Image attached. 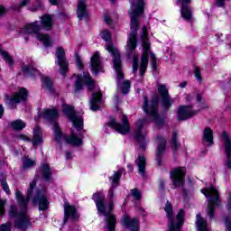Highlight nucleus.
<instances>
[{"label":"nucleus","mask_w":231,"mask_h":231,"mask_svg":"<svg viewBox=\"0 0 231 231\" xmlns=\"http://www.w3.org/2000/svg\"><path fill=\"white\" fill-rule=\"evenodd\" d=\"M35 185H37V180L34 179L29 185L26 198H24V195L17 189L15 191V199L17 201L18 208L16 206H11L9 209L10 217L15 218L14 226L23 231L32 226V222H30V218L28 217V203L30 199H32Z\"/></svg>","instance_id":"obj_1"},{"label":"nucleus","mask_w":231,"mask_h":231,"mask_svg":"<svg viewBox=\"0 0 231 231\" xmlns=\"http://www.w3.org/2000/svg\"><path fill=\"white\" fill-rule=\"evenodd\" d=\"M145 4L143 0H137L135 4H132L131 16V33L128 35V41L126 43V53L129 57L134 53L136 50V35L140 26L138 19L141 15H143V6Z\"/></svg>","instance_id":"obj_2"},{"label":"nucleus","mask_w":231,"mask_h":231,"mask_svg":"<svg viewBox=\"0 0 231 231\" xmlns=\"http://www.w3.org/2000/svg\"><path fill=\"white\" fill-rule=\"evenodd\" d=\"M105 196L103 192H97L93 195L92 199H94L98 212L102 214L103 216H106V225L107 226L108 231H115V228L116 227V217L115 215L111 214L113 211V208L115 205L113 204V200H110L108 202V206L106 207L104 204Z\"/></svg>","instance_id":"obj_3"},{"label":"nucleus","mask_w":231,"mask_h":231,"mask_svg":"<svg viewBox=\"0 0 231 231\" xmlns=\"http://www.w3.org/2000/svg\"><path fill=\"white\" fill-rule=\"evenodd\" d=\"M141 37L143 41V51L141 57L140 75L141 77H143L145 71H147V66H149V55L152 69H156L158 60L156 59V55L151 52V43L149 42V39L147 38V27H143V33Z\"/></svg>","instance_id":"obj_4"},{"label":"nucleus","mask_w":231,"mask_h":231,"mask_svg":"<svg viewBox=\"0 0 231 231\" xmlns=\"http://www.w3.org/2000/svg\"><path fill=\"white\" fill-rule=\"evenodd\" d=\"M101 38L106 42V50L109 53H111L113 57V63L114 68L116 70V73L117 75V84H120V81L124 79V72H122V60H120V52L118 51V49L116 47L113 46V43L108 42V41H111V32L107 30H103L100 32Z\"/></svg>","instance_id":"obj_5"},{"label":"nucleus","mask_w":231,"mask_h":231,"mask_svg":"<svg viewBox=\"0 0 231 231\" xmlns=\"http://www.w3.org/2000/svg\"><path fill=\"white\" fill-rule=\"evenodd\" d=\"M41 31V25H39V22H34L32 23H27L24 28L20 31V35L23 37L25 42L30 41L28 35H35L36 39L42 42L43 46L48 47L51 46V40L50 39V35L39 33Z\"/></svg>","instance_id":"obj_6"},{"label":"nucleus","mask_w":231,"mask_h":231,"mask_svg":"<svg viewBox=\"0 0 231 231\" xmlns=\"http://www.w3.org/2000/svg\"><path fill=\"white\" fill-rule=\"evenodd\" d=\"M53 131H54V138L59 143H60L62 140H64L65 143H69L73 147H79V145H82V138L77 137L75 134H72L69 136L63 135L57 123H53Z\"/></svg>","instance_id":"obj_7"},{"label":"nucleus","mask_w":231,"mask_h":231,"mask_svg":"<svg viewBox=\"0 0 231 231\" xmlns=\"http://www.w3.org/2000/svg\"><path fill=\"white\" fill-rule=\"evenodd\" d=\"M201 192L206 198H210L208 206V216L212 219V217H214V212L216 211V205H217L219 199V193L214 186H211L208 189H201Z\"/></svg>","instance_id":"obj_8"},{"label":"nucleus","mask_w":231,"mask_h":231,"mask_svg":"<svg viewBox=\"0 0 231 231\" xmlns=\"http://www.w3.org/2000/svg\"><path fill=\"white\" fill-rule=\"evenodd\" d=\"M147 119H139L135 124V134L134 138L138 142L139 149L143 151L146 145L147 131L143 130Z\"/></svg>","instance_id":"obj_9"},{"label":"nucleus","mask_w":231,"mask_h":231,"mask_svg":"<svg viewBox=\"0 0 231 231\" xmlns=\"http://www.w3.org/2000/svg\"><path fill=\"white\" fill-rule=\"evenodd\" d=\"M63 113L66 115V116H68L69 120H70L77 131H82L84 127V121L82 120V116L77 115L72 106L64 105Z\"/></svg>","instance_id":"obj_10"},{"label":"nucleus","mask_w":231,"mask_h":231,"mask_svg":"<svg viewBox=\"0 0 231 231\" xmlns=\"http://www.w3.org/2000/svg\"><path fill=\"white\" fill-rule=\"evenodd\" d=\"M26 98H28V90L22 88L13 96H6L5 104H7L9 109H15L17 107L16 104H20V102L26 100Z\"/></svg>","instance_id":"obj_11"},{"label":"nucleus","mask_w":231,"mask_h":231,"mask_svg":"<svg viewBox=\"0 0 231 231\" xmlns=\"http://www.w3.org/2000/svg\"><path fill=\"white\" fill-rule=\"evenodd\" d=\"M147 97H144V105L143 106L146 115L151 116L152 120L155 122L157 125L163 123V119L158 115V99L152 100L150 106H147Z\"/></svg>","instance_id":"obj_12"},{"label":"nucleus","mask_w":231,"mask_h":231,"mask_svg":"<svg viewBox=\"0 0 231 231\" xmlns=\"http://www.w3.org/2000/svg\"><path fill=\"white\" fill-rule=\"evenodd\" d=\"M181 5L180 14L185 21H192V12L190 11V0H178ZM217 6H223L225 0H217Z\"/></svg>","instance_id":"obj_13"},{"label":"nucleus","mask_w":231,"mask_h":231,"mask_svg":"<svg viewBox=\"0 0 231 231\" xmlns=\"http://www.w3.org/2000/svg\"><path fill=\"white\" fill-rule=\"evenodd\" d=\"M72 79H76L75 83V92L80 91L82 89V82L85 81L86 86L88 88V91H93V88H95V81H93V79H91V76H89L88 72H85L83 75V79L80 76H73Z\"/></svg>","instance_id":"obj_14"},{"label":"nucleus","mask_w":231,"mask_h":231,"mask_svg":"<svg viewBox=\"0 0 231 231\" xmlns=\"http://www.w3.org/2000/svg\"><path fill=\"white\" fill-rule=\"evenodd\" d=\"M122 122L123 125L116 123V120L112 119L108 123V127L115 129L117 133H119V134H127L130 131L129 119L125 115L122 116Z\"/></svg>","instance_id":"obj_15"},{"label":"nucleus","mask_w":231,"mask_h":231,"mask_svg":"<svg viewBox=\"0 0 231 231\" xmlns=\"http://www.w3.org/2000/svg\"><path fill=\"white\" fill-rule=\"evenodd\" d=\"M33 205H39L40 210H48L50 202L46 197V190L37 189L34 197L32 198Z\"/></svg>","instance_id":"obj_16"},{"label":"nucleus","mask_w":231,"mask_h":231,"mask_svg":"<svg viewBox=\"0 0 231 231\" xmlns=\"http://www.w3.org/2000/svg\"><path fill=\"white\" fill-rule=\"evenodd\" d=\"M57 64L60 66V73L62 77H66L68 71V61L66 60V52L64 49L59 47L56 51Z\"/></svg>","instance_id":"obj_17"},{"label":"nucleus","mask_w":231,"mask_h":231,"mask_svg":"<svg viewBox=\"0 0 231 231\" xmlns=\"http://www.w3.org/2000/svg\"><path fill=\"white\" fill-rule=\"evenodd\" d=\"M186 170L183 167H179L171 171V178L175 187H182L185 183Z\"/></svg>","instance_id":"obj_18"},{"label":"nucleus","mask_w":231,"mask_h":231,"mask_svg":"<svg viewBox=\"0 0 231 231\" xmlns=\"http://www.w3.org/2000/svg\"><path fill=\"white\" fill-rule=\"evenodd\" d=\"M18 138H20V140H23L24 142H32V145L34 146L41 145V143L44 142L42 139V130H41L39 126H36L33 129V135L32 139L23 134L18 135Z\"/></svg>","instance_id":"obj_19"},{"label":"nucleus","mask_w":231,"mask_h":231,"mask_svg":"<svg viewBox=\"0 0 231 231\" xmlns=\"http://www.w3.org/2000/svg\"><path fill=\"white\" fill-rule=\"evenodd\" d=\"M222 149L227 157V169H231V138L226 132L222 133Z\"/></svg>","instance_id":"obj_20"},{"label":"nucleus","mask_w":231,"mask_h":231,"mask_svg":"<svg viewBox=\"0 0 231 231\" xmlns=\"http://www.w3.org/2000/svg\"><path fill=\"white\" fill-rule=\"evenodd\" d=\"M201 108H199L198 110H192V107L189 106H180L179 112H178V119L179 120H187V118H192V116H195V115H198Z\"/></svg>","instance_id":"obj_21"},{"label":"nucleus","mask_w":231,"mask_h":231,"mask_svg":"<svg viewBox=\"0 0 231 231\" xmlns=\"http://www.w3.org/2000/svg\"><path fill=\"white\" fill-rule=\"evenodd\" d=\"M91 71L95 75L97 73L104 72V68L102 67V61L100 60V53L98 51L95 52L90 59Z\"/></svg>","instance_id":"obj_22"},{"label":"nucleus","mask_w":231,"mask_h":231,"mask_svg":"<svg viewBox=\"0 0 231 231\" xmlns=\"http://www.w3.org/2000/svg\"><path fill=\"white\" fill-rule=\"evenodd\" d=\"M158 91L162 98V105L166 109H169L170 106H172L174 100L169 96V90L165 85H159Z\"/></svg>","instance_id":"obj_23"},{"label":"nucleus","mask_w":231,"mask_h":231,"mask_svg":"<svg viewBox=\"0 0 231 231\" xmlns=\"http://www.w3.org/2000/svg\"><path fill=\"white\" fill-rule=\"evenodd\" d=\"M122 224L129 228L131 231L140 230V220L138 218H130L129 216L125 215L123 217Z\"/></svg>","instance_id":"obj_24"},{"label":"nucleus","mask_w":231,"mask_h":231,"mask_svg":"<svg viewBox=\"0 0 231 231\" xmlns=\"http://www.w3.org/2000/svg\"><path fill=\"white\" fill-rule=\"evenodd\" d=\"M41 116L42 118H43V120H47V122H51L56 118H59V111H57V108L55 107L46 108L43 110Z\"/></svg>","instance_id":"obj_25"},{"label":"nucleus","mask_w":231,"mask_h":231,"mask_svg":"<svg viewBox=\"0 0 231 231\" xmlns=\"http://www.w3.org/2000/svg\"><path fill=\"white\" fill-rule=\"evenodd\" d=\"M100 104H102V92H94L90 99L91 111H98L100 109Z\"/></svg>","instance_id":"obj_26"},{"label":"nucleus","mask_w":231,"mask_h":231,"mask_svg":"<svg viewBox=\"0 0 231 231\" xmlns=\"http://www.w3.org/2000/svg\"><path fill=\"white\" fill-rule=\"evenodd\" d=\"M157 153H156V160L160 165V160H162V154H163V151H165V145L167 143V141L163 139L162 136L157 137Z\"/></svg>","instance_id":"obj_27"},{"label":"nucleus","mask_w":231,"mask_h":231,"mask_svg":"<svg viewBox=\"0 0 231 231\" xmlns=\"http://www.w3.org/2000/svg\"><path fill=\"white\" fill-rule=\"evenodd\" d=\"M120 178H122V171H116V173H114V175L112 177H110V180L112 181V188L108 191L109 199L114 198V196H115L114 187H116L115 185H116V183H118V181L120 180Z\"/></svg>","instance_id":"obj_28"},{"label":"nucleus","mask_w":231,"mask_h":231,"mask_svg":"<svg viewBox=\"0 0 231 231\" xmlns=\"http://www.w3.org/2000/svg\"><path fill=\"white\" fill-rule=\"evenodd\" d=\"M41 24L43 30H51L53 28V18L50 14H44L41 17Z\"/></svg>","instance_id":"obj_29"},{"label":"nucleus","mask_w":231,"mask_h":231,"mask_svg":"<svg viewBox=\"0 0 231 231\" xmlns=\"http://www.w3.org/2000/svg\"><path fill=\"white\" fill-rule=\"evenodd\" d=\"M78 17L82 21L88 17V10H86V0H79L78 2Z\"/></svg>","instance_id":"obj_30"},{"label":"nucleus","mask_w":231,"mask_h":231,"mask_svg":"<svg viewBox=\"0 0 231 231\" xmlns=\"http://www.w3.org/2000/svg\"><path fill=\"white\" fill-rule=\"evenodd\" d=\"M65 210V221L68 220V217H72V219H77V209L74 206H70L69 203L65 202L64 205Z\"/></svg>","instance_id":"obj_31"},{"label":"nucleus","mask_w":231,"mask_h":231,"mask_svg":"<svg viewBox=\"0 0 231 231\" xmlns=\"http://www.w3.org/2000/svg\"><path fill=\"white\" fill-rule=\"evenodd\" d=\"M204 142H207L208 145H213L214 143V133L210 127L204 128V134H203Z\"/></svg>","instance_id":"obj_32"},{"label":"nucleus","mask_w":231,"mask_h":231,"mask_svg":"<svg viewBox=\"0 0 231 231\" xmlns=\"http://www.w3.org/2000/svg\"><path fill=\"white\" fill-rule=\"evenodd\" d=\"M197 227L199 231H208V226L207 225V220L201 217L200 214L197 215Z\"/></svg>","instance_id":"obj_33"},{"label":"nucleus","mask_w":231,"mask_h":231,"mask_svg":"<svg viewBox=\"0 0 231 231\" xmlns=\"http://www.w3.org/2000/svg\"><path fill=\"white\" fill-rule=\"evenodd\" d=\"M138 171L141 173V176H145V157L139 155L138 160L136 161Z\"/></svg>","instance_id":"obj_34"},{"label":"nucleus","mask_w":231,"mask_h":231,"mask_svg":"<svg viewBox=\"0 0 231 231\" xmlns=\"http://www.w3.org/2000/svg\"><path fill=\"white\" fill-rule=\"evenodd\" d=\"M42 174L45 181H50V179L51 178V170L50 169V165L48 164L42 165Z\"/></svg>","instance_id":"obj_35"},{"label":"nucleus","mask_w":231,"mask_h":231,"mask_svg":"<svg viewBox=\"0 0 231 231\" xmlns=\"http://www.w3.org/2000/svg\"><path fill=\"white\" fill-rule=\"evenodd\" d=\"M11 127L14 131H23V129H24V127H26V124L24 122H23V120L17 119L11 123Z\"/></svg>","instance_id":"obj_36"},{"label":"nucleus","mask_w":231,"mask_h":231,"mask_svg":"<svg viewBox=\"0 0 231 231\" xmlns=\"http://www.w3.org/2000/svg\"><path fill=\"white\" fill-rule=\"evenodd\" d=\"M0 53L4 60H5V62H7L9 66H14V58H12V56H10L8 52H6L5 51L0 50Z\"/></svg>","instance_id":"obj_37"},{"label":"nucleus","mask_w":231,"mask_h":231,"mask_svg":"<svg viewBox=\"0 0 231 231\" xmlns=\"http://www.w3.org/2000/svg\"><path fill=\"white\" fill-rule=\"evenodd\" d=\"M22 70L23 71L24 75H35V73H37V69L33 68L32 64L29 66H23Z\"/></svg>","instance_id":"obj_38"},{"label":"nucleus","mask_w":231,"mask_h":231,"mask_svg":"<svg viewBox=\"0 0 231 231\" xmlns=\"http://www.w3.org/2000/svg\"><path fill=\"white\" fill-rule=\"evenodd\" d=\"M23 169H32V167H35V161L28 157H24L23 159Z\"/></svg>","instance_id":"obj_39"},{"label":"nucleus","mask_w":231,"mask_h":231,"mask_svg":"<svg viewBox=\"0 0 231 231\" xmlns=\"http://www.w3.org/2000/svg\"><path fill=\"white\" fill-rule=\"evenodd\" d=\"M172 139H171V147H172V152L176 151L180 147V143H178V134L176 132L172 133Z\"/></svg>","instance_id":"obj_40"},{"label":"nucleus","mask_w":231,"mask_h":231,"mask_svg":"<svg viewBox=\"0 0 231 231\" xmlns=\"http://www.w3.org/2000/svg\"><path fill=\"white\" fill-rule=\"evenodd\" d=\"M0 183L2 185L3 190H5V192L6 194L10 195L11 191H10V188L8 187V183L6 182V178L5 177H2L0 179Z\"/></svg>","instance_id":"obj_41"},{"label":"nucleus","mask_w":231,"mask_h":231,"mask_svg":"<svg viewBox=\"0 0 231 231\" xmlns=\"http://www.w3.org/2000/svg\"><path fill=\"white\" fill-rule=\"evenodd\" d=\"M121 89L124 95H127V93H129V89H131V82L129 80L123 82Z\"/></svg>","instance_id":"obj_42"},{"label":"nucleus","mask_w":231,"mask_h":231,"mask_svg":"<svg viewBox=\"0 0 231 231\" xmlns=\"http://www.w3.org/2000/svg\"><path fill=\"white\" fill-rule=\"evenodd\" d=\"M42 84L47 88V89L51 90V87L53 86V82L50 78L43 77L42 78Z\"/></svg>","instance_id":"obj_43"},{"label":"nucleus","mask_w":231,"mask_h":231,"mask_svg":"<svg viewBox=\"0 0 231 231\" xmlns=\"http://www.w3.org/2000/svg\"><path fill=\"white\" fill-rule=\"evenodd\" d=\"M131 194L134 199H142V193L137 189H134L131 190Z\"/></svg>","instance_id":"obj_44"},{"label":"nucleus","mask_w":231,"mask_h":231,"mask_svg":"<svg viewBox=\"0 0 231 231\" xmlns=\"http://www.w3.org/2000/svg\"><path fill=\"white\" fill-rule=\"evenodd\" d=\"M0 231H12V224L7 222L0 226Z\"/></svg>","instance_id":"obj_45"},{"label":"nucleus","mask_w":231,"mask_h":231,"mask_svg":"<svg viewBox=\"0 0 231 231\" xmlns=\"http://www.w3.org/2000/svg\"><path fill=\"white\" fill-rule=\"evenodd\" d=\"M137 71H138V56L134 55L133 72L135 73Z\"/></svg>","instance_id":"obj_46"},{"label":"nucleus","mask_w":231,"mask_h":231,"mask_svg":"<svg viewBox=\"0 0 231 231\" xmlns=\"http://www.w3.org/2000/svg\"><path fill=\"white\" fill-rule=\"evenodd\" d=\"M194 98H196V93L191 92V93H189V94L187 95V97H186V102H187V103L192 102V100H194Z\"/></svg>","instance_id":"obj_47"},{"label":"nucleus","mask_w":231,"mask_h":231,"mask_svg":"<svg viewBox=\"0 0 231 231\" xmlns=\"http://www.w3.org/2000/svg\"><path fill=\"white\" fill-rule=\"evenodd\" d=\"M6 204V201L0 199V216L5 215V205Z\"/></svg>","instance_id":"obj_48"},{"label":"nucleus","mask_w":231,"mask_h":231,"mask_svg":"<svg viewBox=\"0 0 231 231\" xmlns=\"http://www.w3.org/2000/svg\"><path fill=\"white\" fill-rule=\"evenodd\" d=\"M28 3H30V0H22L17 7H14V10H20V8H23V6H26Z\"/></svg>","instance_id":"obj_49"},{"label":"nucleus","mask_w":231,"mask_h":231,"mask_svg":"<svg viewBox=\"0 0 231 231\" xmlns=\"http://www.w3.org/2000/svg\"><path fill=\"white\" fill-rule=\"evenodd\" d=\"M195 77L198 80H201V70L198 67L195 68Z\"/></svg>","instance_id":"obj_50"},{"label":"nucleus","mask_w":231,"mask_h":231,"mask_svg":"<svg viewBox=\"0 0 231 231\" xmlns=\"http://www.w3.org/2000/svg\"><path fill=\"white\" fill-rule=\"evenodd\" d=\"M104 19H105V23H106V24H109L110 28H113L111 18L109 16L104 14Z\"/></svg>","instance_id":"obj_51"},{"label":"nucleus","mask_w":231,"mask_h":231,"mask_svg":"<svg viewBox=\"0 0 231 231\" xmlns=\"http://www.w3.org/2000/svg\"><path fill=\"white\" fill-rule=\"evenodd\" d=\"M226 228H227L228 231H231V220L226 219Z\"/></svg>","instance_id":"obj_52"},{"label":"nucleus","mask_w":231,"mask_h":231,"mask_svg":"<svg viewBox=\"0 0 231 231\" xmlns=\"http://www.w3.org/2000/svg\"><path fill=\"white\" fill-rule=\"evenodd\" d=\"M196 98L199 104V107H201V94H197Z\"/></svg>","instance_id":"obj_53"},{"label":"nucleus","mask_w":231,"mask_h":231,"mask_svg":"<svg viewBox=\"0 0 231 231\" xmlns=\"http://www.w3.org/2000/svg\"><path fill=\"white\" fill-rule=\"evenodd\" d=\"M5 114V107L3 105H0V118H3V115Z\"/></svg>","instance_id":"obj_54"},{"label":"nucleus","mask_w":231,"mask_h":231,"mask_svg":"<svg viewBox=\"0 0 231 231\" xmlns=\"http://www.w3.org/2000/svg\"><path fill=\"white\" fill-rule=\"evenodd\" d=\"M76 64L79 69H82V61L80 60H77Z\"/></svg>","instance_id":"obj_55"},{"label":"nucleus","mask_w":231,"mask_h":231,"mask_svg":"<svg viewBox=\"0 0 231 231\" xmlns=\"http://www.w3.org/2000/svg\"><path fill=\"white\" fill-rule=\"evenodd\" d=\"M227 209L231 210V194H230V196L228 198Z\"/></svg>","instance_id":"obj_56"},{"label":"nucleus","mask_w":231,"mask_h":231,"mask_svg":"<svg viewBox=\"0 0 231 231\" xmlns=\"http://www.w3.org/2000/svg\"><path fill=\"white\" fill-rule=\"evenodd\" d=\"M6 9H5V7L0 6V15H3L4 14H5Z\"/></svg>","instance_id":"obj_57"},{"label":"nucleus","mask_w":231,"mask_h":231,"mask_svg":"<svg viewBox=\"0 0 231 231\" xmlns=\"http://www.w3.org/2000/svg\"><path fill=\"white\" fill-rule=\"evenodd\" d=\"M179 86L180 88H187V81L180 83Z\"/></svg>","instance_id":"obj_58"},{"label":"nucleus","mask_w":231,"mask_h":231,"mask_svg":"<svg viewBox=\"0 0 231 231\" xmlns=\"http://www.w3.org/2000/svg\"><path fill=\"white\" fill-rule=\"evenodd\" d=\"M69 158H71V152H66V159L69 160Z\"/></svg>","instance_id":"obj_59"},{"label":"nucleus","mask_w":231,"mask_h":231,"mask_svg":"<svg viewBox=\"0 0 231 231\" xmlns=\"http://www.w3.org/2000/svg\"><path fill=\"white\" fill-rule=\"evenodd\" d=\"M51 4H52L53 5H57V3H59V0H49Z\"/></svg>","instance_id":"obj_60"},{"label":"nucleus","mask_w":231,"mask_h":231,"mask_svg":"<svg viewBox=\"0 0 231 231\" xmlns=\"http://www.w3.org/2000/svg\"><path fill=\"white\" fill-rule=\"evenodd\" d=\"M127 168L129 169V171H133V165L132 164H128Z\"/></svg>","instance_id":"obj_61"},{"label":"nucleus","mask_w":231,"mask_h":231,"mask_svg":"<svg viewBox=\"0 0 231 231\" xmlns=\"http://www.w3.org/2000/svg\"><path fill=\"white\" fill-rule=\"evenodd\" d=\"M39 7H32V8H31V11L32 12H36V10L38 9Z\"/></svg>","instance_id":"obj_62"},{"label":"nucleus","mask_w":231,"mask_h":231,"mask_svg":"<svg viewBox=\"0 0 231 231\" xmlns=\"http://www.w3.org/2000/svg\"><path fill=\"white\" fill-rule=\"evenodd\" d=\"M111 1V3H115V1H116V0H110Z\"/></svg>","instance_id":"obj_63"},{"label":"nucleus","mask_w":231,"mask_h":231,"mask_svg":"<svg viewBox=\"0 0 231 231\" xmlns=\"http://www.w3.org/2000/svg\"><path fill=\"white\" fill-rule=\"evenodd\" d=\"M161 187L163 189V184L161 183Z\"/></svg>","instance_id":"obj_64"}]
</instances>
